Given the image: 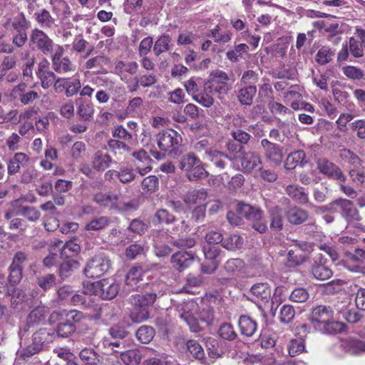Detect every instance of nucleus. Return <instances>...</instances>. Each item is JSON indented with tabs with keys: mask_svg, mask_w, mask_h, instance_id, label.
Here are the masks:
<instances>
[{
	"mask_svg": "<svg viewBox=\"0 0 365 365\" xmlns=\"http://www.w3.org/2000/svg\"><path fill=\"white\" fill-rule=\"evenodd\" d=\"M306 154L303 150H297L289 154L286 160L284 167L291 170L298 165H304Z\"/></svg>",
	"mask_w": 365,
	"mask_h": 365,
	"instance_id": "37",
	"label": "nucleus"
},
{
	"mask_svg": "<svg viewBox=\"0 0 365 365\" xmlns=\"http://www.w3.org/2000/svg\"><path fill=\"white\" fill-rule=\"evenodd\" d=\"M158 178L155 175H149L142 182V189L144 191L153 192L158 188Z\"/></svg>",
	"mask_w": 365,
	"mask_h": 365,
	"instance_id": "63",
	"label": "nucleus"
},
{
	"mask_svg": "<svg viewBox=\"0 0 365 365\" xmlns=\"http://www.w3.org/2000/svg\"><path fill=\"white\" fill-rule=\"evenodd\" d=\"M228 75L220 70H216L210 73L209 80L205 83L207 91L214 92L220 98L222 95L227 94L232 88L229 83Z\"/></svg>",
	"mask_w": 365,
	"mask_h": 365,
	"instance_id": "4",
	"label": "nucleus"
},
{
	"mask_svg": "<svg viewBox=\"0 0 365 365\" xmlns=\"http://www.w3.org/2000/svg\"><path fill=\"white\" fill-rule=\"evenodd\" d=\"M16 214L25 217L29 221H36L40 217V212L32 207H22L16 211Z\"/></svg>",
	"mask_w": 365,
	"mask_h": 365,
	"instance_id": "55",
	"label": "nucleus"
},
{
	"mask_svg": "<svg viewBox=\"0 0 365 365\" xmlns=\"http://www.w3.org/2000/svg\"><path fill=\"white\" fill-rule=\"evenodd\" d=\"M110 267V259L103 254H99L88 261L84 269V273L88 277H99L108 272Z\"/></svg>",
	"mask_w": 365,
	"mask_h": 365,
	"instance_id": "6",
	"label": "nucleus"
},
{
	"mask_svg": "<svg viewBox=\"0 0 365 365\" xmlns=\"http://www.w3.org/2000/svg\"><path fill=\"white\" fill-rule=\"evenodd\" d=\"M271 222L270 227L272 229L280 230L282 229L283 222L281 209L274 206L269 210Z\"/></svg>",
	"mask_w": 365,
	"mask_h": 365,
	"instance_id": "45",
	"label": "nucleus"
},
{
	"mask_svg": "<svg viewBox=\"0 0 365 365\" xmlns=\"http://www.w3.org/2000/svg\"><path fill=\"white\" fill-rule=\"evenodd\" d=\"M187 347L190 353L197 359H202L205 352L202 346L195 340H189L187 342Z\"/></svg>",
	"mask_w": 365,
	"mask_h": 365,
	"instance_id": "57",
	"label": "nucleus"
},
{
	"mask_svg": "<svg viewBox=\"0 0 365 365\" xmlns=\"http://www.w3.org/2000/svg\"><path fill=\"white\" fill-rule=\"evenodd\" d=\"M115 71L121 76V79L126 80L127 76L125 73L133 75L138 70V64L134 61H118L115 66Z\"/></svg>",
	"mask_w": 365,
	"mask_h": 365,
	"instance_id": "25",
	"label": "nucleus"
},
{
	"mask_svg": "<svg viewBox=\"0 0 365 365\" xmlns=\"http://www.w3.org/2000/svg\"><path fill=\"white\" fill-rule=\"evenodd\" d=\"M134 308L130 314V318L133 322L141 323L149 318V309L143 308L139 305H133Z\"/></svg>",
	"mask_w": 365,
	"mask_h": 365,
	"instance_id": "47",
	"label": "nucleus"
},
{
	"mask_svg": "<svg viewBox=\"0 0 365 365\" xmlns=\"http://www.w3.org/2000/svg\"><path fill=\"white\" fill-rule=\"evenodd\" d=\"M52 335L45 329H41L33 335L32 343L27 348L29 354L33 355L43 349L44 344L50 343Z\"/></svg>",
	"mask_w": 365,
	"mask_h": 365,
	"instance_id": "9",
	"label": "nucleus"
},
{
	"mask_svg": "<svg viewBox=\"0 0 365 365\" xmlns=\"http://www.w3.org/2000/svg\"><path fill=\"white\" fill-rule=\"evenodd\" d=\"M79 263L75 259H68L63 262L59 269V274L62 278L68 277L74 270L78 269Z\"/></svg>",
	"mask_w": 365,
	"mask_h": 365,
	"instance_id": "48",
	"label": "nucleus"
},
{
	"mask_svg": "<svg viewBox=\"0 0 365 365\" xmlns=\"http://www.w3.org/2000/svg\"><path fill=\"white\" fill-rule=\"evenodd\" d=\"M155 141L160 151L165 153H172L175 151L182 142L179 133L173 129H166L159 132L155 137Z\"/></svg>",
	"mask_w": 365,
	"mask_h": 365,
	"instance_id": "2",
	"label": "nucleus"
},
{
	"mask_svg": "<svg viewBox=\"0 0 365 365\" xmlns=\"http://www.w3.org/2000/svg\"><path fill=\"white\" fill-rule=\"evenodd\" d=\"M46 309L43 307H38L33 309L27 318L26 324L29 327L33 326L36 324L43 321L46 317Z\"/></svg>",
	"mask_w": 365,
	"mask_h": 365,
	"instance_id": "40",
	"label": "nucleus"
},
{
	"mask_svg": "<svg viewBox=\"0 0 365 365\" xmlns=\"http://www.w3.org/2000/svg\"><path fill=\"white\" fill-rule=\"evenodd\" d=\"M179 168L191 181L203 179L208 175L202 161L193 153L184 155L180 159Z\"/></svg>",
	"mask_w": 365,
	"mask_h": 365,
	"instance_id": "1",
	"label": "nucleus"
},
{
	"mask_svg": "<svg viewBox=\"0 0 365 365\" xmlns=\"http://www.w3.org/2000/svg\"><path fill=\"white\" fill-rule=\"evenodd\" d=\"M13 93L19 98V101L24 105L29 104L38 98V92L31 90L24 83H20L13 88Z\"/></svg>",
	"mask_w": 365,
	"mask_h": 365,
	"instance_id": "15",
	"label": "nucleus"
},
{
	"mask_svg": "<svg viewBox=\"0 0 365 365\" xmlns=\"http://www.w3.org/2000/svg\"><path fill=\"white\" fill-rule=\"evenodd\" d=\"M94 110L91 104L81 102L79 103L77 109V113L81 119L83 120H89L93 115Z\"/></svg>",
	"mask_w": 365,
	"mask_h": 365,
	"instance_id": "59",
	"label": "nucleus"
},
{
	"mask_svg": "<svg viewBox=\"0 0 365 365\" xmlns=\"http://www.w3.org/2000/svg\"><path fill=\"white\" fill-rule=\"evenodd\" d=\"M310 272L318 280H326L332 276V271L325 265V260L321 254L317 255L313 259Z\"/></svg>",
	"mask_w": 365,
	"mask_h": 365,
	"instance_id": "8",
	"label": "nucleus"
},
{
	"mask_svg": "<svg viewBox=\"0 0 365 365\" xmlns=\"http://www.w3.org/2000/svg\"><path fill=\"white\" fill-rule=\"evenodd\" d=\"M203 252L205 259L210 262L207 264H202L201 271L210 274L213 273L218 267L219 262L217 261V257L219 255V250L216 246L209 245L203 247Z\"/></svg>",
	"mask_w": 365,
	"mask_h": 365,
	"instance_id": "12",
	"label": "nucleus"
},
{
	"mask_svg": "<svg viewBox=\"0 0 365 365\" xmlns=\"http://www.w3.org/2000/svg\"><path fill=\"white\" fill-rule=\"evenodd\" d=\"M257 92V88L252 85L245 86L237 93V98L242 105L250 106Z\"/></svg>",
	"mask_w": 365,
	"mask_h": 365,
	"instance_id": "30",
	"label": "nucleus"
},
{
	"mask_svg": "<svg viewBox=\"0 0 365 365\" xmlns=\"http://www.w3.org/2000/svg\"><path fill=\"white\" fill-rule=\"evenodd\" d=\"M342 71L347 78L352 80H359L364 76L362 70L356 66H346L343 67Z\"/></svg>",
	"mask_w": 365,
	"mask_h": 365,
	"instance_id": "64",
	"label": "nucleus"
},
{
	"mask_svg": "<svg viewBox=\"0 0 365 365\" xmlns=\"http://www.w3.org/2000/svg\"><path fill=\"white\" fill-rule=\"evenodd\" d=\"M344 329V324L333 320V318L328 322L325 323L319 330L327 334H335L340 332Z\"/></svg>",
	"mask_w": 365,
	"mask_h": 365,
	"instance_id": "61",
	"label": "nucleus"
},
{
	"mask_svg": "<svg viewBox=\"0 0 365 365\" xmlns=\"http://www.w3.org/2000/svg\"><path fill=\"white\" fill-rule=\"evenodd\" d=\"M261 144L264 149L266 157L269 160L276 165H278L282 162L283 155L282 150L278 145L269 142L267 139H263Z\"/></svg>",
	"mask_w": 365,
	"mask_h": 365,
	"instance_id": "19",
	"label": "nucleus"
},
{
	"mask_svg": "<svg viewBox=\"0 0 365 365\" xmlns=\"http://www.w3.org/2000/svg\"><path fill=\"white\" fill-rule=\"evenodd\" d=\"M144 270L142 267H132L126 275L125 282L127 286L130 287L131 289H144V286H148V284H143V276Z\"/></svg>",
	"mask_w": 365,
	"mask_h": 365,
	"instance_id": "16",
	"label": "nucleus"
},
{
	"mask_svg": "<svg viewBox=\"0 0 365 365\" xmlns=\"http://www.w3.org/2000/svg\"><path fill=\"white\" fill-rule=\"evenodd\" d=\"M238 325L241 334L246 336H252L257 328L256 322L247 316H241Z\"/></svg>",
	"mask_w": 365,
	"mask_h": 365,
	"instance_id": "26",
	"label": "nucleus"
},
{
	"mask_svg": "<svg viewBox=\"0 0 365 365\" xmlns=\"http://www.w3.org/2000/svg\"><path fill=\"white\" fill-rule=\"evenodd\" d=\"M37 23L44 29H50L55 24V19L51 16L50 12L45 9H41L34 14Z\"/></svg>",
	"mask_w": 365,
	"mask_h": 365,
	"instance_id": "33",
	"label": "nucleus"
},
{
	"mask_svg": "<svg viewBox=\"0 0 365 365\" xmlns=\"http://www.w3.org/2000/svg\"><path fill=\"white\" fill-rule=\"evenodd\" d=\"M194 261V256L189 252H179L173 255L171 263L180 272L190 267Z\"/></svg>",
	"mask_w": 365,
	"mask_h": 365,
	"instance_id": "20",
	"label": "nucleus"
},
{
	"mask_svg": "<svg viewBox=\"0 0 365 365\" xmlns=\"http://www.w3.org/2000/svg\"><path fill=\"white\" fill-rule=\"evenodd\" d=\"M333 318V312L330 307L319 306L313 309L310 320L315 329L319 330L322 327Z\"/></svg>",
	"mask_w": 365,
	"mask_h": 365,
	"instance_id": "10",
	"label": "nucleus"
},
{
	"mask_svg": "<svg viewBox=\"0 0 365 365\" xmlns=\"http://www.w3.org/2000/svg\"><path fill=\"white\" fill-rule=\"evenodd\" d=\"M121 359L126 365H138L141 356L138 351L129 350L121 354Z\"/></svg>",
	"mask_w": 365,
	"mask_h": 365,
	"instance_id": "51",
	"label": "nucleus"
},
{
	"mask_svg": "<svg viewBox=\"0 0 365 365\" xmlns=\"http://www.w3.org/2000/svg\"><path fill=\"white\" fill-rule=\"evenodd\" d=\"M210 36L218 43H226L232 39V33L227 30L220 29L219 26H216L211 30Z\"/></svg>",
	"mask_w": 365,
	"mask_h": 365,
	"instance_id": "42",
	"label": "nucleus"
},
{
	"mask_svg": "<svg viewBox=\"0 0 365 365\" xmlns=\"http://www.w3.org/2000/svg\"><path fill=\"white\" fill-rule=\"evenodd\" d=\"M242 169L244 172L250 173L255 169L260 168L262 163L259 155L252 151L245 152L240 158Z\"/></svg>",
	"mask_w": 365,
	"mask_h": 365,
	"instance_id": "17",
	"label": "nucleus"
},
{
	"mask_svg": "<svg viewBox=\"0 0 365 365\" xmlns=\"http://www.w3.org/2000/svg\"><path fill=\"white\" fill-rule=\"evenodd\" d=\"M207 197L205 190H192L186 193L184 197L185 202L187 204H200L204 202Z\"/></svg>",
	"mask_w": 365,
	"mask_h": 365,
	"instance_id": "34",
	"label": "nucleus"
},
{
	"mask_svg": "<svg viewBox=\"0 0 365 365\" xmlns=\"http://www.w3.org/2000/svg\"><path fill=\"white\" fill-rule=\"evenodd\" d=\"M86 152V145L82 141L75 142L71 149V155L73 159L78 160L81 159Z\"/></svg>",
	"mask_w": 365,
	"mask_h": 365,
	"instance_id": "62",
	"label": "nucleus"
},
{
	"mask_svg": "<svg viewBox=\"0 0 365 365\" xmlns=\"http://www.w3.org/2000/svg\"><path fill=\"white\" fill-rule=\"evenodd\" d=\"M250 294L252 300L265 304L272 299V288L267 283H258L250 288Z\"/></svg>",
	"mask_w": 365,
	"mask_h": 365,
	"instance_id": "13",
	"label": "nucleus"
},
{
	"mask_svg": "<svg viewBox=\"0 0 365 365\" xmlns=\"http://www.w3.org/2000/svg\"><path fill=\"white\" fill-rule=\"evenodd\" d=\"M243 243V239L240 235H231L222 241V246L228 250H234L242 247Z\"/></svg>",
	"mask_w": 365,
	"mask_h": 365,
	"instance_id": "50",
	"label": "nucleus"
},
{
	"mask_svg": "<svg viewBox=\"0 0 365 365\" xmlns=\"http://www.w3.org/2000/svg\"><path fill=\"white\" fill-rule=\"evenodd\" d=\"M112 162L111 157L103 151L96 152L91 158V166L95 170L103 171L110 166Z\"/></svg>",
	"mask_w": 365,
	"mask_h": 365,
	"instance_id": "23",
	"label": "nucleus"
},
{
	"mask_svg": "<svg viewBox=\"0 0 365 365\" xmlns=\"http://www.w3.org/2000/svg\"><path fill=\"white\" fill-rule=\"evenodd\" d=\"M175 217L169 213V212L166 210L162 209L156 212L153 222L155 224H160L163 222L170 224L174 222Z\"/></svg>",
	"mask_w": 365,
	"mask_h": 365,
	"instance_id": "60",
	"label": "nucleus"
},
{
	"mask_svg": "<svg viewBox=\"0 0 365 365\" xmlns=\"http://www.w3.org/2000/svg\"><path fill=\"white\" fill-rule=\"evenodd\" d=\"M317 168L322 173L329 178H332L341 182L345 180V177L341 170L336 165L326 159H319L317 162Z\"/></svg>",
	"mask_w": 365,
	"mask_h": 365,
	"instance_id": "14",
	"label": "nucleus"
},
{
	"mask_svg": "<svg viewBox=\"0 0 365 365\" xmlns=\"http://www.w3.org/2000/svg\"><path fill=\"white\" fill-rule=\"evenodd\" d=\"M98 296L103 299L114 298L119 292V284L113 279H103L97 282Z\"/></svg>",
	"mask_w": 365,
	"mask_h": 365,
	"instance_id": "11",
	"label": "nucleus"
},
{
	"mask_svg": "<svg viewBox=\"0 0 365 365\" xmlns=\"http://www.w3.org/2000/svg\"><path fill=\"white\" fill-rule=\"evenodd\" d=\"M214 94H215L214 92H209L207 91V85L205 84L203 93L195 95L193 98L195 101L203 106L209 108L213 105Z\"/></svg>",
	"mask_w": 365,
	"mask_h": 365,
	"instance_id": "46",
	"label": "nucleus"
},
{
	"mask_svg": "<svg viewBox=\"0 0 365 365\" xmlns=\"http://www.w3.org/2000/svg\"><path fill=\"white\" fill-rule=\"evenodd\" d=\"M197 305L194 302L187 303L184 308L183 312L180 314V317L189 326L190 331L192 332H198L200 330L198 321L189 311L194 309Z\"/></svg>",
	"mask_w": 365,
	"mask_h": 365,
	"instance_id": "22",
	"label": "nucleus"
},
{
	"mask_svg": "<svg viewBox=\"0 0 365 365\" xmlns=\"http://www.w3.org/2000/svg\"><path fill=\"white\" fill-rule=\"evenodd\" d=\"M94 201L104 207L120 211L128 210L133 207V205L130 202H125L121 195L111 192L96 193L94 195Z\"/></svg>",
	"mask_w": 365,
	"mask_h": 365,
	"instance_id": "3",
	"label": "nucleus"
},
{
	"mask_svg": "<svg viewBox=\"0 0 365 365\" xmlns=\"http://www.w3.org/2000/svg\"><path fill=\"white\" fill-rule=\"evenodd\" d=\"M341 215L349 222L361 220V216L351 201L341 198Z\"/></svg>",
	"mask_w": 365,
	"mask_h": 365,
	"instance_id": "21",
	"label": "nucleus"
},
{
	"mask_svg": "<svg viewBox=\"0 0 365 365\" xmlns=\"http://www.w3.org/2000/svg\"><path fill=\"white\" fill-rule=\"evenodd\" d=\"M249 51V46L246 43L235 45L233 50L227 52V58L232 62H237L242 57L243 53Z\"/></svg>",
	"mask_w": 365,
	"mask_h": 365,
	"instance_id": "43",
	"label": "nucleus"
},
{
	"mask_svg": "<svg viewBox=\"0 0 365 365\" xmlns=\"http://www.w3.org/2000/svg\"><path fill=\"white\" fill-rule=\"evenodd\" d=\"M28 156L23 153H16L12 158H11L8 163L7 170L9 175H14L17 173L21 168V165H24L25 163L28 162Z\"/></svg>",
	"mask_w": 365,
	"mask_h": 365,
	"instance_id": "29",
	"label": "nucleus"
},
{
	"mask_svg": "<svg viewBox=\"0 0 365 365\" xmlns=\"http://www.w3.org/2000/svg\"><path fill=\"white\" fill-rule=\"evenodd\" d=\"M305 261V256L298 252L297 250H290L287 254V265L296 267Z\"/></svg>",
	"mask_w": 365,
	"mask_h": 365,
	"instance_id": "58",
	"label": "nucleus"
},
{
	"mask_svg": "<svg viewBox=\"0 0 365 365\" xmlns=\"http://www.w3.org/2000/svg\"><path fill=\"white\" fill-rule=\"evenodd\" d=\"M344 267L351 272H364L365 267L362 266L359 257L355 253H347L344 259Z\"/></svg>",
	"mask_w": 365,
	"mask_h": 365,
	"instance_id": "27",
	"label": "nucleus"
},
{
	"mask_svg": "<svg viewBox=\"0 0 365 365\" xmlns=\"http://www.w3.org/2000/svg\"><path fill=\"white\" fill-rule=\"evenodd\" d=\"M171 43V38L168 35H162L155 41L153 52L156 56L168 51Z\"/></svg>",
	"mask_w": 365,
	"mask_h": 365,
	"instance_id": "41",
	"label": "nucleus"
},
{
	"mask_svg": "<svg viewBox=\"0 0 365 365\" xmlns=\"http://www.w3.org/2000/svg\"><path fill=\"white\" fill-rule=\"evenodd\" d=\"M287 194L299 203L308 202V195L302 190V187L295 185H289L286 188Z\"/></svg>",
	"mask_w": 365,
	"mask_h": 365,
	"instance_id": "36",
	"label": "nucleus"
},
{
	"mask_svg": "<svg viewBox=\"0 0 365 365\" xmlns=\"http://www.w3.org/2000/svg\"><path fill=\"white\" fill-rule=\"evenodd\" d=\"M81 250V247L74 240L67 242L61 249V255L62 257L68 258L77 255Z\"/></svg>",
	"mask_w": 365,
	"mask_h": 365,
	"instance_id": "52",
	"label": "nucleus"
},
{
	"mask_svg": "<svg viewBox=\"0 0 365 365\" xmlns=\"http://www.w3.org/2000/svg\"><path fill=\"white\" fill-rule=\"evenodd\" d=\"M135 335L139 341L148 344L153 339L155 331L151 327L142 326L138 329Z\"/></svg>",
	"mask_w": 365,
	"mask_h": 365,
	"instance_id": "44",
	"label": "nucleus"
},
{
	"mask_svg": "<svg viewBox=\"0 0 365 365\" xmlns=\"http://www.w3.org/2000/svg\"><path fill=\"white\" fill-rule=\"evenodd\" d=\"M81 360L86 365H101L100 356L92 349H83L79 353Z\"/></svg>",
	"mask_w": 365,
	"mask_h": 365,
	"instance_id": "32",
	"label": "nucleus"
},
{
	"mask_svg": "<svg viewBox=\"0 0 365 365\" xmlns=\"http://www.w3.org/2000/svg\"><path fill=\"white\" fill-rule=\"evenodd\" d=\"M206 157L210 160L214 165L220 169H224L229 158L227 155L217 150H206Z\"/></svg>",
	"mask_w": 365,
	"mask_h": 365,
	"instance_id": "35",
	"label": "nucleus"
},
{
	"mask_svg": "<svg viewBox=\"0 0 365 365\" xmlns=\"http://www.w3.org/2000/svg\"><path fill=\"white\" fill-rule=\"evenodd\" d=\"M110 220L105 216L96 217L86 225L85 229L88 231H98L108 227Z\"/></svg>",
	"mask_w": 365,
	"mask_h": 365,
	"instance_id": "39",
	"label": "nucleus"
},
{
	"mask_svg": "<svg viewBox=\"0 0 365 365\" xmlns=\"http://www.w3.org/2000/svg\"><path fill=\"white\" fill-rule=\"evenodd\" d=\"M30 43L34 48L40 50L46 55L51 53L53 51L54 43L52 39L38 29H34L31 31Z\"/></svg>",
	"mask_w": 365,
	"mask_h": 365,
	"instance_id": "7",
	"label": "nucleus"
},
{
	"mask_svg": "<svg viewBox=\"0 0 365 365\" xmlns=\"http://www.w3.org/2000/svg\"><path fill=\"white\" fill-rule=\"evenodd\" d=\"M133 156L135 159V165L140 175H144L151 170L152 160L144 150L133 153Z\"/></svg>",
	"mask_w": 365,
	"mask_h": 365,
	"instance_id": "18",
	"label": "nucleus"
},
{
	"mask_svg": "<svg viewBox=\"0 0 365 365\" xmlns=\"http://www.w3.org/2000/svg\"><path fill=\"white\" fill-rule=\"evenodd\" d=\"M53 68L55 71L60 74L73 72L76 71V66L73 64L68 57H63V59L52 63Z\"/></svg>",
	"mask_w": 365,
	"mask_h": 365,
	"instance_id": "38",
	"label": "nucleus"
},
{
	"mask_svg": "<svg viewBox=\"0 0 365 365\" xmlns=\"http://www.w3.org/2000/svg\"><path fill=\"white\" fill-rule=\"evenodd\" d=\"M289 355L294 357L305 350L304 340L302 338L292 339L288 345Z\"/></svg>",
	"mask_w": 365,
	"mask_h": 365,
	"instance_id": "49",
	"label": "nucleus"
},
{
	"mask_svg": "<svg viewBox=\"0 0 365 365\" xmlns=\"http://www.w3.org/2000/svg\"><path fill=\"white\" fill-rule=\"evenodd\" d=\"M286 215L289 222L294 225H299L307 218L306 211L295 206L290 207L287 211Z\"/></svg>",
	"mask_w": 365,
	"mask_h": 365,
	"instance_id": "31",
	"label": "nucleus"
},
{
	"mask_svg": "<svg viewBox=\"0 0 365 365\" xmlns=\"http://www.w3.org/2000/svg\"><path fill=\"white\" fill-rule=\"evenodd\" d=\"M334 55V52L329 48L324 46L318 51L315 60L318 63L325 65L332 60Z\"/></svg>",
	"mask_w": 365,
	"mask_h": 365,
	"instance_id": "53",
	"label": "nucleus"
},
{
	"mask_svg": "<svg viewBox=\"0 0 365 365\" xmlns=\"http://www.w3.org/2000/svg\"><path fill=\"white\" fill-rule=\"evenodd\" d=\"M240 215L250 220L252 227L259 233H264L267 230L262 211L247 204L240 203L237 207Z\"/></svg>",
	"mask_w": 365,
	"mask_h": 365,
	"instance_id": "5",
	"label": "nucleus"
},
{
	"mask_svg": "<svg viewBox=\"0 0 365 365\" xmlns=\"http://www.w3.org/2000/svg\"><path fill=\"white\" fill-rule=\"evenodd\" d=\"M245 267L244 262L239 258L230 259L225 264V270L231 274H238Z\"/></svg>",
	"mask_w": 365,
	"mask_h": 365,
	"instance_id": "56",
	"label": "nucleus"
},
{
	"mask_svg": "<svg viewBox=\"0 0 365 365\" xmlns=\"http://www.w3.org/2000/svg\"><path fill=\"white\" fill-rule=\"evenodd\" d=\"M219 335L224 339L233 341L237 337V334L235 331L232 324L225 323L222 324L218 331Z\"/></svg>",
	"mask_w": 365,
	"mask_h": 365,
	"instance_id": "54",
	"label": "nucleus"
},
{
	"mask_svg": "<svg viewBox=\"0 0 365 365\" xmlns=\"http://www.w3.org/2000/svg\"><path fill=\"white\" fill-rule=\"evenodd\" d=\"M344 267L351 272H364L365 267L362 266L359 257L355 253H347L344 259Z\"/></svg>",
	"mask_w": 365,
	"mask_h": 365,
	"instance_id": "28",
	"label": "nucleus"
},
{
	"mask_svg": "<svg viewBox=\"0 0 365 365\" xmlns=\"http://www.w3.org/2000/svg\"><path fill=\"white\" fill-rule=\"evenodd\" d=\"M156 299V294L154 292H148L145 294L132 295L130 301L133 305H139L143 308L149 309V307L153 304Z\"/></svg>",
	"mask_w": 365,
	"mask_h": 365,
	"instance_id": "24",
	"label": "nucleus"
}]
</instances>
